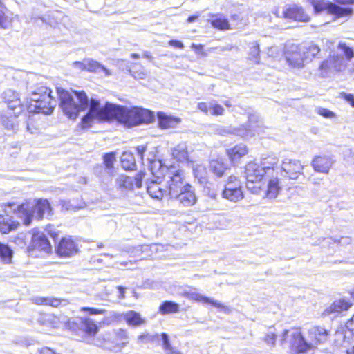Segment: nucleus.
I'll return each instance as SVG.
<instances>
[{
	"mask_svg": "<svg viewBox=\"0 0 354 354\" xmlns=\"http://www.w3.org/2000/svg\"><path fill=\"white\" fill-rule=\"evenodd\" d=\"M259 45L257 41L250 44V50L248 53L249 59L254 60L256 63H259Z\"/></svg>",
	"mask_w": 354,
	"mask_h": 354,
	"instance_id": "obj_46",
	"label": "nucleus"
},
{
	"mask_svg": "<svg viewBox=\"0 0 354 354\" xmlns=\"http://www.w3.org/2000/svg\"><path fill=\"white\" fill-rule=\"evenodd\" d=\"M56 91L59 106L69 119L75 120L78 114L87 108L88 98L84 91L71 90V92L62 88H57Z\"/></svg>",
	"mask_w": 354,
	"mask_h": 354,
	"instance_id": "obj_5",
	"label": "nucleus"
},
{
	"mask_svg": "<svg viewBox=\"0 0 354 354\" xmlns=\"http://www.w3.org/2000/svg\"><path fill=\"white\" fill-rule=\"evenodd\" d=\"M196 289L195 288H192L189 290L183 291L182 295L190 300L201 302L204 304H211L225 313H230L232 311V308L230 306H225L213 298L204 296L196 292Z\"/></svg>",
	"mask_w": 354,
	"mask_h": 354,
	"instance_id": "obj_12",
	"label": "nucleus"
},
{
	"mask_svg": "<svg viewBox=\"0 0 354 354\" xmlns=\"http://www.w3.org/2000/svg\"><path fill=\"white\" fill-rule=\"evenodd\" d=\"M198 109L203 112L204 113L207 114L208 111H209V104H207L205 102H200L198 104Z\"/></svg>",
	"mask_w": 354,
	"mask_h": 354,
	"instance_id": "obj_59",
	"label": "nucleus"
},
{
	"mask_svg": "<svg viewBox=\"0 0 354 354\" xmlns=\"http://www.w3.org/2000/svg\"><path fill=\"white\" fill-rule=\"evenodd\" d=\"M335 243H337L340 244L341 245L346 246L347 245L351 244V239L349 236H342L339 240H334Z\"/></svg>",
	"mask_w": 354,
	"mask_h": 354,
	"instance_id": "obj_55",
	"label": "nucleus"
},
{
	"mask_svg": "<svg viewBox=\"0 0 354 354\" xmlns=\"http://www.w3.org/2000/svg\"><path fill=\"white\" fill-rule=\"evenodd\" d=\"M259 115L255 113L250 114L248 117V124L246 126L241 125L238 128H235L216 125L213 130L216 134L221 136L233 134L243 138H251L257 133L259 134L261 129V122L259 120Z\"/></svg>",
	"mask_w": 354,
	"mask_h": 354,
	"instance_id": "obj_7",
	"label": "nucleus"
},
{
	"mask_svg": "<svg viewBox=\"0 0 354 354\" xmlns=\"http://www.w3.org/2000/svg\"><path fill=\"white\" fill-rule=\"evenodd\" d=\"M32 301L35 304L38 305H47L53 307H58L59 306H64L68 304L67 299L55 297H37L32 299Z\"/></svg>",
	"mask_w": 354,
	"mask_h": 354,
	"instance_id": "obj_26",
	"label": "nucleus"
},
{
	"mask_svg": "<svg viewBox=\"0 0 354 354\" xmlns=\"http://www.w3.org/2000/svg\"><path fill=\"white\" fill-rule=\"evenodd\" d=\"M13 210L14 213L21 218L25 225H29L35 216L41 220L44 216L52 215V208L47 199H30L20 205L8 203L6 205Z\"/></svg>",
	"mask_w": 354,
	"mask_h": 354,
	"instance_id": "obj_4",
	"label": "nucleus"
},
{
	"mask_svg": "<svg viewBox=\"0 0 354 354\" xmlns=\"http://www.w3.org/2000/svg\"><path fill=\"white\" fill-rule=\"evenodd\" d=\"M192 146L186 142L179 143L171 149V155L174 159L181 162H194Z\"/></svg>",
	"mask_w": 354,
	"mask_h": 354,
	"instance_id": "obj_18",
	"label": "nucleus"
},
{
	"mask_svg": "<svg viewBox=\"0 0 354 354\" xmlns=\"http://www.w3.org/2000/svg\"><path fill=\"white\" fill-rule=\"evenodd\" d=\"M89 106L90 124L94 120L110 122L115 120L125 127H131L143 123L149 124L154 120L153 113L142 108H128L109 102L101 106L100 102L93 98H90Z\"/></svg>",
	"mask_w": 354,
	"mask_h": 354,
	"instance_id": "obj_1",
	"label": "nucleus"
},
{
	"mask_svg": "<svg viewBox=\"0 0 354 354\" xmlns=\"http://www.w3.org/2000/svg\"><path fill=\"white\" fill-rule=\"evenodd\" d=\"M39 354H59L49 347H43L39 350Z\"/></svg>",
	"mask_w": 354,
	"mask_h": 354,
	"instance_id": "obj_61",
	"label": "nucleus"
},
{
	"mask_svg": "<svg viewBox=\"0 0 354 354\" xmlns=\"http://www.w3.org/2000/svg\"><path fill=\"white\" fill-rule=\"evenodd\" d=\"M8 115H5L2 118V124L5 128L8 129H15L17 126L16 118L18 115H15L13 111L7 113Z\"/></svg>",
	"mask_w": 354,
	"mask_h": 354,
	"instance_id": "obj_45",
	"label": "nucleus"
},
{
	"mask_svg": "<svg viewBox=\"0 0 354 354\" xmlns=\"http://www.w3.org/2000/svg\"><path fill=\"white\" fill-rule=\"evenodd\" d=\"M266 171L254 162H248L245 167L246 187L254 194H259L261 191V181Z\"/></svg>",
	"mask_w": 354,
	"mask_h": 354,
	"instance_id": "obj_9",
	"label": "nucleus"
},
{
	"mask_svg": "<svg viewBox=\"0 0 354 354\" xmlns=\"http://www.w3.org/2000/svg\"><path fill=\"white\" fill-rule=\"evenodd\" d=\"M37 322L41 326L48 328H58L60 322L59 318L53 314H41Z\"/></svg>",
	"mask_w": 354,
	"mask_h": 354,
	"instance_id": "obj_28",
	"label": "nucleus"
},
{
	"mask_svg": "<svg viewBox=\"0 0 354 354\" xmlns=\"http://www.w3.org/2000/svg\"><path fill=\"white\" fill-rule=\"evenodd\" d=\"M354 57V50L345 42L340 41L335 50H331L328 57L321 62L316 75L321 78L329 77L335 73L344 71L348 63Z\"/></svg>",
	"mask_w": 354,
	"mask_h": 354,
	"instance_id": "obj_3",
	"label": "nucleus"
},
{
	"mask_svg": "<svg viewBox=\"0 0 354 354\" xmlns=\"http://www.w3.org/2000/svg\"><path fill=\"white\" fill-rule=\"evenodd\" d=\"M145 174L140 171L135 177L120 175L115 180L116 186L122 192L132 190L135 187L140 188L142 186V180Z\"/></svg>",
	"mask_w": 354,
	"mask_h": 354,
	"instance_id": "obj_14",
	"label": "nucleus"
},
{
	"mask_svg": "<svg viewBox=\"0 0 354 354\" xmlns=\"http://www.w3.org/2000/svg\"><path fill=\"white\" fill-rule=\"evenodd\" d=\"M116 338L118 340H120L121 342L111 344L109 342V337H104L103 341L97 340L96 342H93V344L98 346H105L108 349L115 352H120L128 344V336L127 332L122 329H119L116 333Z\"/></svg>",
	"mask_w": 354,
	"mask_h": 354,
	"instance_id": "obj_17",
	"label": "nucleus"
},
{
	"mask_svg": "<svg viewBox=\"0 0 354 354\" xmlns=\"http://www.w3.org/2000/svg\"><path fill=\"white\" fill-rule=\"evenodd\" d=\"M304 166L298 160L285 158L281 164V175L283 177L295 180L302 174Z\"/></svg>",
	"mask_w": 354,
	"mask_h": 354,
	"instance_id": "obj_13",
	"label": "nucleus"
},
{
	"mask_svg": "<svg viewBox=\"0 0 354 354\" xmlns=\"http://www.w3.org/2000/svg\"><path fill=\"white\" fill-rule=\"evenodd\" d=\"M52 90L40 86L31 93L30 104L28 106L29 113L51 114L57 104L56 100L52 96Z\"/></svg>",
	"mask_w": 354,
	"mask_h": 354,
	"instance_id": "obj_6",
	"label": "nucleus"
},
{
	"mask_svg": "<svg viewBox=\"0 0 354 354\" xmlns=\"http://www.w3.org/2000/svg\"><path fill=\"white\" fill-rule=\"evenodd\" d=\"M121 165L125 170H133L136 168V160L133 153L124 152L121 156Z\"/></svg>",
	"mask_w": 354,
	"mask_h": 354,
	"instance_id": "obj_35",
	"label": "nucleus"
},
{
	"mask_svg": "<svg viewBox=\"0 0 354 354\" xmlns=\"http://www.w3.org/2000/svg\"><path fill=\"white\" fill-rule=\"evenodd\" d=\"M277 335L273 332H269L266 334L263 341L270 346H274L276 344Z\"/></svg>",
	"mask_w": 354,
	"mask_h": 354,
	"instance_id": "obj_50",
	"label": "nucleus"
},
{
	"mask_svg": "<svg viewBox=\"0 0 354 354\" xmlns=\"http://www.w3.org/2000/svg\"><path fill=\"white\" fill-rule=\"evenodd\" d=\"M317 112L320 115L326 118H332L335 117V113L333 111L325 108L319 107L317 109Z\"/></svg>",
	"mask_w": 354,
	"mask_h": 354,
	"instance_id": "obj_51",
	"label": "nucleus"
},
{
	"mask_svg": "<svg viewBox=\"0 0 354 354\" xmlns=\"http://www.w3.org/2000/svg\"><path fill=\"white\" fill-rule=\"evenodd\" d=\"M104 164L105 166V172L109 176L114 173V162H115V156L114 153H106L103 157Z\"/></svg>",
	"mask_w": 354,
	"mask_h": 354,
	"instance_id": "obj_39",
	"label": "nucleus"
},
{
	"mask_svg": "<svg viewBox=\"0 0 354 354\" xmlns=\"http://www.w3.org/2000/svg\"><path fill=\"white\" fill-rule=\"evenodd\" d=\"M19 224L18 221H14L8 215H0V232L3 234H7L15 230Z\"/></svg>",
	"mask_w": 354,
	"mask_h": 354,
	"instance_id": "obj_27",
	"label": "nucleus"
},
{
	"mask_svg": "<svg viewBox=\"0 0 354 354\" xmlns=\"http://www.w3.org/2000/svg\"><path fill=\"white\" fill-rule=\"evenodd\" d=\"M204 169H205V168L203 166H202V165H197V167L194 169V174L195 176L202 178H203L202 175H199L198 172L200 170H204Z\"/></svg>",
	"mask_w": 354,
	"mask_h": 354,
	"instance_id": "obj_64",
	"label": "nucleus"
},
{
	"mask_svg": "<svg viewBox=\"0 0 354 354\" xmlns=\"http://www.w3.org/2000/svg\"><path fill=\"white\" fill-rule=\"evenodd\" d=\"M82 129H85L88 127V111L82 117L81 122Z\"/></svg>",
	"mask_w": 354,
	"mask_h": 354,
	"instance_id": "obj_57",
	"label": "nucleus"
},
{
	"mask_svg": "<svg viewBox=\"0 0 354 354\" xmlns=\"http://www.w3.org/2000/svg\"><path fill=\"white\" fill-rule=\"evenodd\" d=\"M169 44L170 46H172L175 48H178L180 49H183L184 48L183 44L178 40H171L169 41Z\"/></svg>",
	"mask_w": 354,
	"mask_h": 354,
	"instance_id": "obj_62",
	"label": "nucleus"
},
{
	"mask_svg": "<svg viewBox=\"0 0 354 354\" xmlns=\"http://www.w3.org/2000/svg\"><path fill=\"white\" fill-rule=\"evenodd\" d=\"M225 189H241V182L234 176H230L225 186Z\"/></svg>",
	"mask_w": 354,
	"mask_h": 354,
	"instance_id": "obj_49",
	"label": "nucleus"
},
{
	"mask_svg": "<svg viewBox=\"0 0 354 354\" xmlns=\"http://www.w3.org/2000/svg\"><path fill=\"white\" fill-rule=\"evenodd\" d=\"M340 95L352 107H354V96L353 94L342 92Z\"/></svg>",
	"mask_w": 354,
	"mask_h": 354,
	"instance_id": "obj_54",
	"label": "nucleus"
},
{
	"mask_svg": "<svg viewBox=\"0 0 354 354\" xmlns=\"http://www.w3.org/2000/svg\"><path fill=\"white\" fill-rule=\"evenodd\" d=\"M229 159L233 164L238 163L240 159L248 153V148L244 144H239L226 150Z\"/></svg>",
	"mask_w": 354,
	"mask_h": 354,
	"instance_id": "obj_25",
	"label": "nucleus"
},
{
	"mask_svg": "<svg viewBox=\"0 0 354 354\" xmlns=\"http://www.w3.org/2000/svg\"><path fill=\"white\" fill-rule=\"evenodd\" d=\"M209 108L210 113L212 115H221L224 113L223 107L217 104L214 100L209 103Z\"/></svg>",
	"mask_w": 354,
	"mask_h": 354,
	"instance_id": "obj_48",
	"label": "nucleus"
},
{
	"mask_svg": "<svg viewBox=\"0 0 354 354\" xmlns=\"http://www.w3.org/2000/svg\"><path fill=\"white\" fill-rule=\"evenodd\" d=\"M222 196L224 198L232 202H238L243 198V193L241 189H224Z\"/></svg>",
	"mask_w": 354,
	"mask_h": 354,
	"instance_id": "obj_32",
	"label": "nucleus"
},
{
	"mask_svg": "<svg viewBox=\"0 0 354 354\" xmlns=\"http://www.w3.org/2000/svg\"><path fill=\"white\" fill-rule=\"evenodd\" d=\"M2 97L7 104L9 111H13L15 115H19L24 111V106L21 103L19 94L12 89L5 91Z\"/></svg>",
	"mask_w": 354,
	"mask_h": 354,
	"instance_id": "obj_15",
	"label": "nucleus"
},
{
	"mask_svg": "<svg viewBox=\"0 0 354 354\" xmlns=\"http://www.w3.org/2000/svg\"><path fill=\"white\" fill-rule=\"evenodd\" d=\"M89 329H90V337L92 335H95L97 333V332L98 331V326L95 324L94 322H91V320L90 319V327H89Z\"/></svg>",
	"mask_w": 354,
	"mask_h": 354,
	"instance_id": "obj_60",
	"label": "nucleus"
},
{
	"mask_svg": "<svg viewBox=\"0 0 354 354\" xmlns=\"http://www.w3.org/2000/svg\"><path fill=\"white\" fill-rule=\"evenodd\" d=\"M136 150L140 158L142 159L144 153L146 151V147L143 145L138 146L136 147Z\"/></svg>",
	"mask_w": 354,
	"mask_h": 354,
	"instance_id": "obj_63",
	"label": "nucleus"
},
{
	"mask_svg": "<svg viewBox=\"0 0 354 354\" xmlns=\"http://www.w3.org/2000/svg\"><path fill=\"white\" fill-rule=\"evenodd\" d=\"M170 198L177 200L183 207L192 206L196 202V194L190 184L187 185V187H184L178 192L177 196H172Z\"/></svg>",
	"mask_w": 354,
	"mask_h": 354,
	"instance_id": "obj_22",
	"label": "nucleus"
},
{
	"mask_svg": "<svg viewBox=\"0 0 354 354\" xmlns=\"http://www.w3.org/2000/svg\"><path fill=\"white\" fill-rule=\"evenodd\" d=\"M12 14L6 6H0V28L8 29L12 26L13 21Z\"/></svg>",
	"mask_w": 354,
	"mask_h": 354,
	"instance_id": "obj_30",
	"label": "nucleus"
},
{
	"mask_svg": "<svg viewBox=\"0 0 354 354\" xmlns=\"http://www.w3.org/2000/svg\"><path fill=\"white\" fill-rule=\"evenodd\" d=\"M313 6L316 14L326 12L337 17H343L350 15L353 12L351 8H341L326 0H317Z\"/></svg>",
	"mask_w": 354,
	"mask_h": 354,
	"instance_id": "obj_11",
	"label": "nucleus"
},
{
	"mask_svg": "<svg viewBox=\"0 0 354 354\" xmlns=\"http://www.w3.org/2000/svg\"><path fill=\"white\" fill-rule=\"evenodd\" d=\"M335 160L333 158L327 155L316 156L311 162L313 169L319 173L327 174L333 167Z\"/></svg>",
	"mask_w": 354,
	"mask_h": 354,
	"instance_id": "obj_20",
	"label": "nucleus"
},
{
	"mask_svg": "<svg viewBox=\"0 0 354 354\" xmlns=\"http://www.w3.org/2000/svg\"><path fill=\"white\" fill-rule=\"evenodd\" d=\"M211 24L213 27L221 30H225L230 29V24L228 20L221 16L216 17L211 21Z\"/></svg>",
	"mask_w": 354,
	"mask_h": 354,
	"instance_id": "obj_44",
	"label": "nucleus"
},
{
	"mask_svg": "<svg viewBox=\"0 0 354 354\" xmlns=\"http://www.w3.org/2000/svg\"><path fill=\"white\" fill-rule=\"evenodd\" d=\"M12 254V250L8 245L0 243V259L3 262L10 263Z\"/></svg>",
	"mask_w": 354,
	"mask_h": 354,
	"instance_id": "obj_43",
	"label": "nucleus"
},
{
	"mask_svg": "<svg viewBox=\"0 0 354 354\" xmlns=\"http://www.w3.org/2000/svg\"><path fill=\"white\" fill-rule=\"evenodd\" d=\"M60 205L62 206V210H74L75 209L76 207L73 205L71 204L70 201H66V200H61L59 201Z\"/></svg>",
	"mask_w": 354,
	"mask_h": 354,
	"instance_id": "obj_53",
	"label": "nucleus"
},
{
	"mask_svg": "<svg viewBox=\"0 0 354 354\" xmlns=\"http://www.w3.org/2000/svg\"><path fill=\"white\" fill-rule=\"evenodd\" d=\"M159 124L162 128L167 129L174 127L179 122V120L167 115L162 113H158Z\"/></svg>",
	"mask_w": 354,
	"mask_h": 354,
	"instance_id": "obj_36",
	"label": "nucleus"
},
{
	"mask_svg": "<svg viewBox=\"0 0 354 354\" xmlns=\"http://www.w3.org/2000/svg\"><path fill=\"white\" fill-rule=\"evenodd\" d=\"M160 338L161 339V335H159L158 334H153L151 335L149 333L147 334H142L138 336V341L147 344L149 342H158L160 340Z\"/></svg>",
	"mask_w": 354,
	"mask_h": 354,
	"instance_id": "obj_47",
	"label": "nucleus"
},
{
	"mask_svg": "<svg viewBox=\"0 0 354 354\" xmlns=\"http://www.w3.org/2000/svg\"><path fill=\"white\" fill-rule=\"evenodd\" d=\"M163 173L164 185L169 192V197L177 196L178 192L184 187H187L189 184L185 180L184 172L183 170L174 167H162Z\"/></svg>",
	"mask_w": 354,
	"mask_h": 354,
	"instance_id": "obj_8",
	"label": "nucleus"
},
{
	"mask_svg": "<svg viewBox=\"0 0 354 354\" xmlns=\"http://www.w3.org/2000/svg\"><path fill=\"white\" fill-rule=\"evenodd\" d=\"M159 310L162 315L178 313L179 311V305L171 301H165L160 306Z\"/></svg>",
	"mask_w": 354,
	"mask_h": 354,
	"instance_id": "obj_41",
	"label": "nucleus"
},
{
	"mask_svg": "<svg viewBox=\"0 0 354 354\" xmlns=\"http://www.w3.org/2000/svg\"><path fill=\"white\" fill-rule=\"evenodd\" d=\"M284 18L295 21L307 22L309 21V16L304 12V9L299 6L293 5L284 9L282 12Z\"/></svg>",
	"mask_w": 354,
	"mask_h": 354,
	"instance_id": "obj_23",
	"label": "nucleus"
},
{
	"mask_svg": "<svg viewBox=\"0 0 354 354\" xmlns=\"http://www.w3.org/2000/svg\"><path fill=\"white\" fill-rule=\"evenodd\" d=\"M68 326L82 337H86L88 335V319L87 317H75L73 321L68 322Z\"/></svg>",
	"mask_w": 354,
	"mask_h": 354,
	"instance_id": "obj_24",
	"label": "nucleus"
},
{
	"mask_svg": "<svg viewBox=\"0 0 354 354\" xmlns=\"http://www.w3.org/2000/svg\"><path fill=\"white\" fill-rule=\"evenodd\" d=\"M277 161L278 160L275 156H268L262 158L260 167L266 171V174H268L270 171H273V167L277 165Z\"/></svg>",
	"mask_w": 354,
	"mask_h": 354,
	"instance_id": "obj_42",
	"label": "nucleus"
},
{
	"mask_svg": "<svg viewBox=\"0 0 354 354\" xmlns=\"http://www.w3.org/2000/svg\"><path fill=\"white\" fill-rule=\"evenodd\" d=\"M147 190L149 196L156 199H162L165 196H169V192L164 185L163 179L156 177V180H151L147 183Z\"/></svg>",
	"mask_w": 354,
	"mask_h": 354,
	"instance_id": "obj_19",
	"label": "nucleus"
},
{
	"mask_svg": "<svg viewBox=\"0 0 354 354\" xmlns=\"http://www.w3.org/2000/svg\"><path fill=\"white\" fill-rule=\"evenodd\" d=\"M162 346L165 354H183L181 351L173 346L170 343L169 335L167 333L161 334Z\"/></svg>",
	"mask_w": 354,
	"mask_h": 354,
	"instance_id": "obj_38",
	"label": "nucleus"
},
{
	"mask_svg": "<svg viewBox=\"0 0 354 354\" xmlns=\"http://www.w3.org/2000/svg\"><path fill=\"white\" fill-rule=\"evenodd\" d=\"M344 160L354 164V152L348 149L345 154Z\"/></svg>",
	"mask_w": 354,
	"mask_h": 354,
	"instance_id": "obj_58",
	"label": "nucleus"
},
{
	"mask_svg": "<svg viewBox=\"0 0 354 354\" xmlns=\"http://www.w3.org/2000/svg\"><path fill=\"white\" fill-rule=\"evenodd\" d=\"M346 327L354 335V315L346 322Z\"/></svg>",
	"mask_w": 354,
	"mask_h": 354,
	"instance_id": "obj_56",
	"label": "nucleus"
},
{
	"mask_svg": "<svg viewBox=\"0 0 354 354\" xmlns=\"http://www.w3.org/2000/svg\"><path fill=\"white\" fill-rule=\"evenodd\" d=\"M352 306V304L344 299L335 301L325 311L327 314L333 313H342L348 310Z\"/></svg>",
	"mask_w": 354,
	"mask_h": 354,
	"instance_id": "obj_29",
	"label": "nucleus"
},
{
	"mask_svg": "<svg viewBox=\"0 0 354 354\" xmlns=\"http://www.w3.org/2000/svg\"><path fill=\"white\" fill-rule=\"evenodd\" d=\"M329 337V331L320 326H312L301 331V328L285 330L281 344H288L294 354H304L324 344Z\"/></svg>",
	"mask_w": 354,
	"mask_h": 354,
	"instance_id": "obj_2",
	"label": "nucleus"
},
{
	"mask_svg": "<svg viewBox=\"0 0 354 354\" xmlns=\"http://www.w3.org/2000/svg\"><path fill=\"white\" fill-rule=\"evenodd\" d=\"M29 250H38L46 253L51 252V245L43 232L35 231L32 236L31 242L28 246Z\"/></svg>",
	"mask_w": 354,
	"mask_h": 354,
	"instance_id": "obj_16",
	"label": "nucleus"
},
{
	"mask_svg": "<svg viewBox=\"0 0 354 354\" xmlns=\"http://www.w3.org/2000/svg\"><path fill=\"white\" fill-rule=\"evenodd\" d=\"M124 318L129 325L133 326H138L144 323V320L140 317V314L133 310L127 312Z\"/></svg>",
	"mask_w": 354,
	"mask_h": 354,
	"instance_id": "obj_40",
	"label": "nucleus"
},
{
	"mask_svg": "<svg viewBox=\"0 0 354 354\" xmlns=\"http://www.w3.org/2000/svg\"><path fill=\"white\" fill-rule=\"evenodd\" d=\"M90 73H95L101 77L111 75V72L103 65L95 60L90 59Z\"/></svg>",
	"mask_w": 354,
	"mask_h": 354,
	"instance_id": "obj_37",
	"label": "nucleus"
},
{
	"mask_svg": "<svg viewBox=\"0 0 354 354\" xmlns=\"http://www.w3.org/2000/svg\"><path fill=\"white\" fill-rule=\"evenodd\" d=\"M78 252L77 245L71 238L64 237L59 241L56 252L62 257H70Z\"/></svg>",
	"mask_w": 354,
	"mask_h": 354,
	"instance_id": "obj_21",
	"label": "nucleus"
},
{
	"mask_svg": "<svg viewBox=\"0 0 354 354\" xmlns=\"http://www.w3.org/2000/svg\"><path fill=\"white\" fill-rule=\"evenodd\" d=\"M279 180L277 178H273L269 180L267 189L265 192L266 196L268 198H275L279 192Z\"/></svg>",
	"mask_w": 354,
	"mask_h": 354,
	"instance_id": "obj_34",
	"label": "nucleus"
},
{
	"mask_svg": "<svg viewBox=\"0 0 354 354\" xmlns=\"http://www.w3.org/2000/svg\"><path fill=\"white\" fill-rule=\"evenodd\" d=\"M301 45L304 55L308 57L307 59H305L306 63L311 62L320 52L319 47L316 44H307Z\"/></svg>",
	"mask_w": 354,
	"mask_h": 354,
	"instance_id": "obj_31",
	"label": "nucleus"
},
{
	"mask_svg": "<svg viewBox=\"0 0 354 354\" xmlns=\"http://www.w3.org/2000/svg\"><path fill=\"white\" fill-rule=\"evenodd\" d=\"M226 169L227 167L221 159L212 160L209 162V170L218 178L223 176Z\"/></svg>",
	"mask_w": 354,
	"mask_h": 354,
	"instance_id": "obj_33",
	"label": "nucleus"
},
{
	"mask_svg": "<svg viewBox=\"0 0 354 354\" xmlns=\"http://www.w3.org/2000/svg\"><path fill=\"white\" fill-rule=\"evenodd\" d=\"M284 55L288 65L295 68H303L308 57L304 55L301 45L288 41L284 46Z\"/></svg>",
	"mask_w": 354,
	"mask_h": 354,
	"instance_id": "obj_10",
	"label": "nucleus"
},
{
	"mask_svg": "<svg viewBox=\"0 0 354 354\" xmlns=\"http://www.w3.org/2000/svg\"><path fill=\"white\" fill-rule=\"evenodd\" d=\"M140 68L141 70L138 71L134 70H129L130 73L132 75V76L134 77V78L142 80L146 77V73L141 66Z\"/></svg>",
	"mask_w": 354,
	"mask_h": 354,
	"instance_id": "obj_52",
	"label": "nucleus"
}]
</instances>
